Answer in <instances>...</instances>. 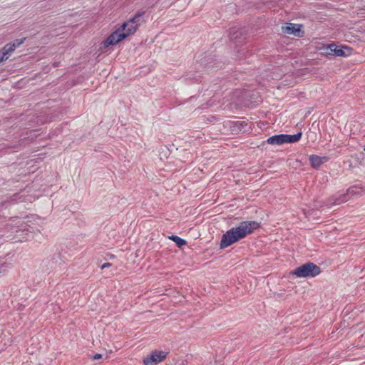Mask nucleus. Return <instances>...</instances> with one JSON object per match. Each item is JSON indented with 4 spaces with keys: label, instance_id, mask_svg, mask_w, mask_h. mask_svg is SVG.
I'll return each instance as SVG.
<instances>
[{
    "label": "nucleus",
    "instance_id": "1",
    "mask_svg": "<svg viewBox=\"0 0 365 365\" xmlns=\"http://www.w3.org/2000/svg\"><path fill=\"white\" fill-rule=\"evenodd\" d=\"M259 227V224L256 221H243L237 227L227 230L222 236L220 241V248L224 249L235 243L236 242L245 238L248 235L252 233L254 230Z\"/></svg>",
    "mask_w": 365,
    "mask_h": 365
},
{
    "label": "nucleus",
    "instance_id": "2",
    "mask_svg": "<svg viewBox=\"0 0 365 365\" xmlns=\"http://www.w3.org/2000/svg\"><path fill=\"white\" fill-rule=\"evenodd\" d=\"M142 23V14H138L128 21L124 22L118 29L113 32L105 41L106 47L115 45L126 37L133 34Z\"/></svg>",
    "mask_w": 365,
    "mask_h": 365
},
{
    "label": "nucleus",
    "instance_id": "3",
    "mask_svg": "<svg viewBox=\"0 0 365 365\" xmlns=\"http://www.w3.org/2000/svg\"><path fill=\"white\" fill-rule=\"evenodd\" d=\"M321 269L317 264L312 262L305 263L292 271V274L297 277H314L319 275Z\"/></svg>",
    "mask_w": 365,
    "mask_h": 365
},
{
    "label": "nucleus",
    "instance_id": "4",
    "mask_svg": "<svg viewBox=\"0 0 365 365\" xmlns=\"http://www.w3.org/2000/svg\"><path fill=\"white\" fill-rule=\"evenodd\" d=\"M302 133L299 132L295 135L279 134L272 135L267 138V143L269 145H280L284 143H294L298 142L301 137Z\"/></svg>",
    "mask_w": 365,
    "mask_h": 365
},
{
    "label": "nucleus",
    "instance_id": "5",
    "mask_svg": "<svg viewBox=\"0 0 365 365\" xmlns=\"http://www.w3.org/2000/svg\"><path fill=\"white\" fill-rule=\"evenodd\" d=\"M324 48L326 53L335 56H347L351 53V49L348 46H337L334 43L327 45Z\"/></svg>",
    "mask_w": 365,
    "mask_h": 365
},
{
    "label": "nucleus",
    "instance_id": "6",
    "mask_svg": "<svg viewBox=\"0 0 365 365\" xmlns=\"http://www.w3.org/2000/svg\"><path fill=\"white\" fill-rule=\"evenodd\" d=\"M166 354V352L163 351H155L150 356L143 359V363L145 365H156L165 358Z\"/></svg>",
    "mask_w": 365,
    "mask_h": 365
},
{
    "label": "nucleus",
    "instance_id": "7",
    "mask_svg": "<svg viewBox=\"0 0 365 365\" xmlns=\"http://www.w3.org/2000/svg\"><path fill=\"white\" fill-rule=\"evenodd\" d=\"M282 31L287 34H292L295 36H301L300 26L294 24H287L284 26H282Z\"/></svg>",
    "mask_w": 365,
    "mask_h": 365
},
{
    "label": "nucleus",
    "instance_id": "8",
    "mask_svg": "<svg viewBox=\"0 0 365 365\" xmlns=\"http://www.w3.org/2000/svg\"><path fill=\"white\" fill-rule=\"evenodd\" d=\"M22 43L23 40H16L13 43L5 45L1 49V51L4 52L9 58L11 53Z\"/></svg>",
    "mask_w": 365,
    "mask_h": 365
},
{
    "label": "nucleus",
    "instance_id": "9",
    "mask_svg": "<svg viewBox=\"0 0 365 365\" xmlns=\"http://www.w3.org/2000/svg\"><path fill=\"white\" fill-rule=\"evenodd\" d=\"M325 159V158H322L315 155H312L309 157V161L312 166L315 168L319 167L320 165H322L324 162Z\"/></svg>",
    "mask_w": 365,
    "mask_h": 365
},
{
    "label": "nucleus",
    "instance_id": "10",
    "mask_svg": "<svg viewBox=\"0 0 365 365\" xmlns=\"http://www.w3.org/2000/svg\"><path fill=\"white\" fill-rule=\"evenodd\" d=\"M169 239L173 240L178 247H181L186 245V241L178 236L171 235L169 237Z\"/></svg>",
    "mask_w": 365,
    "mask_h": 365
},
{
    "label": "nucleus",
    "instance_id": "11",
    "mask_svg": "<svg viewBox=\"0 0 365 365\" xmlns=\"http://www.w3.org/2000/svg\"><path fill=\"white\" fill-rule=\"evenodd\" d=\"M352 192H354V188H353V187L350 188V189L348 190V193H347V194H346V195H343L342 198H341V199H340V200H338V201H337V202H336L335 203H336V204H340V203H341V202H344L347 201V200H349V197H348V195H350V194H351V193H352Z\"/></svg>",
    "mask_w": 365,
    "mask_h": 365
},
{
    "label": "nucleus",
    "instance_id": "12",
    "mask_svg": "<svg viewBox=\"0 0 365 365\" xmlns=\"http://www.w3.org/2000/svg\"><path fill=\"white\" fill-rule=\"evenodd\" d=\"M9 57L1 51H0V63L7 60Z\"/></svg>",
    "mask_w": 365,
    "mask_h": 365
},
{
    "label": "nucleus",
    "instance_id": "13",
    "mask_svg": "<svg viewBox=\"0 0 365 365\" xmlns=\"http://www.w3.org/2000/svg\"><path fill=\"white\" fill-rule=\"evenodd\" d=\"M102 357V355L100 354H96L94 356H93V359L94 360H98L99 359H101Z\"/></svg>",
    "mask_w": 365,
    "mask_h": 365
},
{
    "label": "nucleus",
    "instance_id": "14",
    "mask_svg": "<svg viewBox=\"0 0 365 365\" xmlns=\"http://www.w3.org/2000/svg\"><path fill=\"white\" fill-rule=\"evenodd\" d=\"M110 266V263H104L103 264L101 265V269H103L106 267H108Z\"/></svg>",
    "mask_w": 365,
    "mask_h": 365
},
{
    "label": "nucleus",
    "instance_id": "15",
    "mask_svg": "<svg viewBox=\"0 0 365 365\" xmlns=\"http://www.w3.org/2000/svg\"><path fill=\"white\" fill-rule=\"evenodd\" d=\"M27 240V237H23L20 240Z\"/></svg>",
    "mask_w": 365,
    "mask_h": 365
},
{
    "label": "nucleus",
    "instance_id": "16",
    "mask_svg": "<svg viewBox=\"0 0 365 365\" xmlns=\"http://www.w3.org/2000/svg\"><path fill=\"white\" fill-rule=\"evenodd\" d=\"M364 150H365V148H364Z\"/></svg>",
    "mask_w": 365,
    "mask_h": 365
}]
</instances>
